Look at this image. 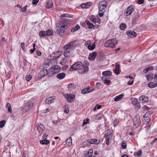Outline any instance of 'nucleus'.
<instances>
[{
	"mask_svg": "<svg viewBox=\"0 0 157 157\" xmlns=\"http://www.w3.org/2000/svg\"><path fill=\"white\" fill-rule=\"evenodd\" d=\"M89 65V63L87 61H85L82 63L81 62H77L71 66L70 71H72L79 69L78 73L81 74H83L88 72Z\"/></svg>",
	"mask_w": 157,
	"mask_h": 157,
	"instance_id": "obj_1",
	"label": "nucleus"
},
{
	"mask_svg": "<svg viewBox=\"0 0 157 157\" xmlns=\"http://www.w3.org/2000/svg\"><path fill=\"white\" fill-rule=\"evenodd\" d=\"M70 20L67 19H64L62 20L61 23L59 24V26L56 30V33L60 36L63 35V33L65 31L68 26Z\"/></svg>",
	"mask_w": 157,
	"mask_h": 157,
	"instance_id": "obj_2",
	"label": "nucleus"
},
{
	"mask_svg": "<svg viewBox=\"0 0 157 157\" xmlns=\"http://www.w3.org/2000/svg\"><path fill=\"white\" fill-rule=\"evenodd\" d=\"M75 41H74L64 46L63 48L65 50L64 52V55L65 57H68L72 54L73 51L77 46V45L75 44Z\"/></svg>",
	"mask_w": 157,
	"mask_h": 157,
	"instance_id": "obj_3",
	"label": "nucleus"
},
{
	"mask_svg": "<svg viewBox=\"0 0 157 157\" xmlns=\"http://www.w3.org/2000/svg\"><path fill=\"white\" fill-rule=\"evenodd\" d=\"M117 43V41L116 39H112L106 41L104 44L106 47L113 48L114 47Z\"/></svg>",
	"mask_w": 157,
	"mask_h": 157,
	"instance_id": "obj_4",
	"label": "nucleus"
},
{
	"mask_svg": "<svg viewBox=\"0 0 157 157\" xmlns=\"http://www.w3.org/2000/svg\"><path fill=\"white\" fill-rule=\"evenodd\" d=\"M33 103L32 102H28L25 105L23 110L27 112L33 107Z\"/></svg>",
	"mask_w": 157,
	"mask_h": 157,
	"instance_id": "obj_5",
	"label": "nucleus"
},
{
	"mask_svg": "<svg viewBox=\"0 0 157 157\" xmlns=\"http://www.w3.org/2000/svg\"><path fill=\"white\" fill-rule=\"evenodd\" d=\"M133 124L137 128L140 125L141 122L140 121V118L139 115H136L133 119Z\"/></svg>",
	"mask_w": 157,
	"mask_h": 157,
	"instance_id": "obj_6",
	"label": "nucleus"
},
{
	"mask_svg": "<svg viewBox=\"0 0 157 157\" xmlns=\"http://www.w3.org/2000/svg\"><path fill=\"white\" fill-rule=\"evenodd\" d=\"M60 69V67L58 65H56L52 67L50 69V71L52 72V75L51 76H53L54 74L57 72V70Z\"/></svg>",
	"mask_w": 157,
	"mask_h": 157,
	"instance_id": "obj_7",
	"label": "nucleus"
},
{
	"mask_svg": "<svg viewBox=\"0 0 157 157\" xmlns=\"http://www.w3.org/2000/svg\"><path fill=\"white\" fill-rule=\"evenodd\" d=\"M36 126L37 127V130L39 133L42 134L44 129V127L43 124L40 123H38L37 124Z\"/></svg>",
	"mask_w": 157,
	"mask_h": 157,
	"instance_id": "obj_8",
	"label": "nucleus"
},
{
	"mask_svg": "<svg viewBox=\"0 0 157 157\" xmlns=\"http://www.w3.org/2000/svg\"><path fill=\"white\" fill-rule=\"evenodd\" d=\"M126 34L131 38L136 37L137 35L136 33L133 31L128 30L126 32Z\"/></svg>",
	"mask_w": 157,
	"mask_h": 157,
	"instance_id": "obj_9",
	"label": "nucleus"
},
{
	"mask_svg": "<svg viewBox=\"0 0 157 157\" xmlns=\"http://www.w3.org/2000/svg\"><path fill=\"white\" fill-rule=\"evenodd\" d=\"M94 89L91 87H87L84 88L82 90V93L83 94H86L93 91Z\"/></svg>",
	"mask_w": 157,
	"mask_h": 157,
	"instance_id": "obj_10",
	"label": "nucleus"
},
{
	"mask_svg": "<svg viewBox=\"0 0 157 157\" xmlns=\"http://www.w3.org/2000/svg\"><path fill=\"white\" fill-rule=\"evenodd\" d=\"M93 153L92 149H90L88 151H84L83 152L84 157H90Z\"/></svg>",
	"mask_w": 157,
	"mask_h": 157,
	"instance_id": "obj_11",
	"label": "nucleus"
},
{
	"mask_svg": "<svg viewBox=\"0 0 157 157\" xmlns=\"http://www.w3.org/2000/svg\"><path fill=\"white\" fill-rule=\"evenodd\" d=\"M48 74V71L47 69H44L41 70L38 75V77L39 78H41L44 77Z\"/></svg>",
	"mask_w": 157,
	"mask_h": 157,
	"instance_id": "obj_12",
	"label": "nucleus"
},
{
	"mask_svg": "<svg viewBox=\"0 0 157 157\" xmlns=\"http://www.w3.org/2000/svg\"><path fill=\"white\" fill-rule=\"evenodd\" d=\"M134 10V6L133 5H131L128 7L126 12V14L127 16L130 15L132 12Z\"/></svg>",
	"mask_w": 157,
	"mask_h": 157,
	"instance_id": "obj_13",
	"label": "nucleus"
},
{
	"mask_svg": "<svg viewBox=\"0 0 157 157\" xmlns=\"http://www.w3.org/2000/svg\"><path fill=\"white\" fill-rule=\"evenodd\" d=\"M75 98V97L73 95H68L67 97V101L68 102H72Z\"/></svg>",
	"mask_w": 157,
	"mask_h": 157,
	"instance_id": "obj_14",
	"label": "nucleus"
},
{
	"mask_svg": "<svg viewBox=\"0 0 157 157\" xmlns=\"http://www.w3.org/2000/svg\"><path fill=\"white\" fill-rule=\"evenodd\" d=\"M139 99L141 102L143 103L147 101L149 98L148 97L146 96L142 95L140 97Z\"/></svg>",
	"mask_w": 157,
	"mask_h": 157,
	"instance_id": "obj_15",
	"label": "nucleus"
},
{
	"mask_svg": "<svg viewBox=\"0 0 157 157\" xmlns=\"http://www.w3.org/2000/svg\"><path fill=\"white\" fill-rule=\"evenodd\" d=\"M97 55V52H93L92 53L90 54L88 59L90 60H94Z\"/></svg>",
	"mask_w": 157,
	"mask_h": 157,
	"instance_id": "obj_16",
	"label": "nucleus"
},
{
	"mask_svg": "<svg viewBox=\"0 0 157 157\" xmlns=\"http://www.w3.org/2000/svg\"><path fill=\"white\" fill-rule=\"evenodd\" d=\"M92 4V3L90 2L85 3H82L81 5V7L82 8H89Z\"/></svg>",
	"mask_w": 157,
	"mask_h": 157,
	"instance_id": "obj_17",
	"label": "nucleus"
},
{
	"mask_svg": "<svg viewBox=\"0 0 157 157\" xmlns=\"http://www.w3.org/2000/svg\"><path fill=\"white\" fill-rule=\"evenodd\" d=\"M89 142L91 144H94L97 145L100 142V141L99 140L95 139H92L89 140Z\"/></svg>",
	"mask_w": 157,
	"mask_h": 157,
	"instance_id": "obj_18",
	"label": "nucleus"
},
{
	"mask_svg": "<svg viewBox=\"0 0 157 157\" xmlns=\"http://www.w3.org/2000/svg\"><path fill=\"white\" fill-rule=\"evenodd\" d=\"M104 135L105 140H109L111 136V132H106Z\"/></svg>",
	"mask_w": 157,
	"mask_h": 157,
	"instance_id": "obj_19",
	"label": "nucleus"
},
{
	"mask_svg": "<svg viewBox=\"0 0 157 157\" xmlns=\"http://www.w3.org/2000/svg\"><path fill=\"white\" fill-rule=\"evenodd\" d=\"M65 74L63 72L58 74L56 76V78L59 79H62L65 78Z\"/></svg>",
	"mask_w": 157,
	"mask_h": 157,
	"instance_id": "obj_20",
	"label": "nucleus"
},
{
	"mask_svg": "<svg viewBox=\"0 0 157 157\" xmlns=\"http://www.w3.org/2000/svg\"><path fill=\"white\" fill-rule=\"evenodd\" d=\"M120 65L119 64L115 66L114 70V73L115 74H117V75H118L120 73Z\"/></svg>",
	"mask_w": 157,
	"mask_h": 157,
	"instance_id": "obj_21",
	"label": "nucleus"
},
{
	"mask_svg": "<svg viewBox=\"0 0 157 157\" xmlns=\"http://www.w3.org/2000/svg\"><path fill=\"white\" fill-rule=\"evenodd\" d=\"M53 100L54 99L52 97H49L46 99L45 100V103L46 104H49L52 103Z\"/></svg>",
	"mask_w": 157,
	"mask_h": 157,
	"instance_id": "obj_22",
	"label": "nucleus"
},
{
	"mask_svg": "<svg viewBox=\"0 0 157 157\" xmlns=\"http://www.w3.org/2000/svg\"><path fill=\"white\" fill-rule=\"evenodd\" d=\"M139 17V15L137 13H136L134 16L133 17L132 20V23H134L136 22L138 20V18Z\"/></svg>",
	"mask_w": 157,
	"mask_h": 157,
	"instance_id": "obj_23",
	"label": "nucleus"
},
{
	"mask_svg": "<svg viewBox=\"0 0 157 157\" xmlns=\"http://www.w3.org/2000/svg\"><path fill=\"white\" fill-rule=\"evenodd\" d=\"M123 95L122 94H121L117 96H116L114 98V100L115 101H119L120 100H121V98H122L123 97Z\"/></svg>",
	"mask_w": 157,
	"mask_h": 157,
	"instance_id": "obj_24",
	"label": "nucleus"
},
{
	"mask_svg": "<svg viewBox=\"0 0 157 157\" xmlns=\"http://www.w3.org/2000/svg\"><path fill=\"white\" fill-rule=\"evenodd\" d=\"M131 101H132V103L133 105H135L136 106H137L138 101L137 98H131Z\"/></svg>",
	"mask_w": 157,
	"mask_h": 157,
	"instance_id": "obj_25",
	"label": "nucleus"
},
{
	"mask_svg": "<svg viewBox=\"0 0 157 157\" xmlns=\"http://www.w3.org/2000/svg\"><path fill=\"white\" fill-rule=\"evenodd\" d=\"M148 86L150 88H153L157 86V83H154V82H151L148 83Z\"/></svg>",
	"mask_w": 157,
	"mask_h": 157,
	"instance_id": "obj_26",
	"label": "nucleus"
},
{
	"mask_svg": "<svg viewBox=\"0 0 157 157\" xmlns=\"http://www.w3.org/2000/svg\"><path fill=\"white\" fill-rule=\"evenodd\" d=\"M112 72L109 71H107L102 72V75L104 76H107L111 75Z\"/></svg>",
	"mask_w": 157,
	"mask_h": 157,
	"instance_id": "obj_27",
	"label": "nucleus"
},
{
	"mask_svg": "<svg viewBox=\"0 0 157 157\" xmlns=\"http://www.w3.org/2000/svg\"><path fill=\"white\" fill-rule=\"evenodd\" d=\"M80 27L78 25H76L75 27H73L71 29V32L74 33L76 32L80 28Z\"/></svg>",
	"mask_w": 157,
	"mask_h": 157,
	"instance_id": "obj_28",
	"label": "nucleus"
},
{
	"mask_svg": "<svg viewBox=\"0 0 157 157\" xmlns=\"http://www.w3.org/2000/svg\"><path fill=\"white\" fill-rule=\"evenodd\" d=\"M74 84L73 83L69 84L68 86V89L71 92L75 88Z\"/></svg>",
	"mask_w": 157,
	"mask_h": 157,
	"instance_id": "obj_29",
	"label": "nucleus"
},
{
	"mask_svg": "<svg viewBox=\"0 0 157 157\" xmlns=\"http://www.w3.org/2000/svg\"><path fill=\"white\" fill-rule=\"evenodd\" d=\"M53 4L52 2L48 1L47 2V4L46 5V7L47 8L49 9L52 7Z\"/></svg>",
	"mask_w": 157,
	"mask_h": 157,
	"instance_id": "obj_30",
	"label": "nucleus"
},
{
	"mask_svg": "<svg viewBox=\"0 0 157 157\" xmlns=\"http://www.w3.org/2000/svg\"><path fill=\"white\" fill-rule=\"evenodd\" d=\"M40 144H42L44 145V144H46L47 145L49 143V141L48 140H46V139H44L43 140H41L40 141Z\"/></svg>",
	"mask_w": 157,
	"mask_h": 157,
	"instance_id": "obj_31",
	"label": "nucleus"
},
{
	"mask_svg": "<svg viewBox=\"0 0 157 157\" xmlns=\"http://www.w3.org/2000/svg\"><path fill=\"white\" fill-rule=\"evenodd\" d=\"M95 47V43H91V44H90L89 46H88L87 48L89 50H94Z\"/></svg>",
	"mask_w": 157,
	"mask_h": 157,
	"instance_id": "obj_32",
	"label": "nucleus"
},
{
	"mask_svg": "<svg viewBox=\"0 0 157 157\" xmlns=\"http://www.w3.org/2000/svg\"><path fill=\"white\" fill-rule=\"evenodd\" d=\"M6 107L8 108V112L11 113L12 108L11 105L9 103H7L6 105Z\"/></svg>",
	"mask_w": 157,
	"mask_h": 157,
	"instance_id": "obj_33",
	"label": "nucleus"
},
{
	"mask_svg": "<svg viewBox=\"0 0 157 157\" xmlns=\"http://www.w3.org/2000/svg\"><path fill=\"white\" fill-rule=\"evenodd\" d=\"M46 33L45 31L43 30L41 31H40L39 33L40 36L41 37H44L45 36H46Z\"/></svg>",
	"mask_w": 157,
	"mask_h": 157,
	"instance_id": "obj_34",
	"label": "nucleus"
},
{
	"mask_svg": "<svg viewBox=\"0 0 157 157\" xmlns=\"http://www.w3.org/2000/svg\"><path fill=\"white\" fill-rule=\"evenodd\" d=\"M46 36H48L53 34V33L52 31L50 29H48L45 31Z\"/></svg>",
	"mask_w": 157,
	"mask_h": 157,
	"instance_id": "obj_35",
	"label": "nucleus"
},
{
	"mask_svg": "<svg viewBox=\"0 0 157 157\" xmlns=\"http://www.w3.org/2000/svg\"><path fill=\"white\" fill-rule=\"evenodd\" d=\"M146 76L148 81L151 80L153 78L152 74H147L146 75Z\"/></svg>",
	"mask_w": 157,
	"mask_h": 157,
	"instance_id": "obj_36",
	"label": "nucleus"
},
{
	"mask_svg": "<svg viewBox=\"0 0 157 157\" xmlns=\"http://www.w3.org/2000/svg\"><path fill=\"white\" fill-rule=\"evenodd\" d=\"M100 5L103 6L104 7H106L107 6V3L105 1H102L99 3Z\"/></svg>",
	"mask_w": 157,
	"mask_h": 157,
	"instance_id": "obj_37",
	"label": "nucleus"
},
{
	"mask_svg": "<svg viewBox=\"0 0 157 157\" xmlns=\"http://www.w3.org/2000/svg\"><path fill=\"white\" fill-rule=\"evenodd\" d=\"M103 118V116L101 114H97L96 117V119L98 120H101Z\"/></svg>",
	"mask_w": 157,
	"mask_h": 157,
	"instance_id": "obj_38",
	"label": "nucleus"
},
{
	"mask_svg": "<svg viewBox=\"0 0 157 157\" xmlns=\"http://www.w3.org/2000/svg\"><path fill=\"white\" fill-rule=\"evenodd\" d=\"M110 77H107L106 78L105 80V81L104 82L106 85H109L110 84V80H109V79H110Z\"/></svg>",
	"mask_w": 157,
	"mask_h": 157,
	"instance_id": "obj_39",
	"label": "nucleus"
},
{
	"mask_svg": "<svg viewBox=\"0 0 157 157\" xmlns=\"http://www.w3.org/2000/svg\"><path fill=\"white\" fill-rule=\"evenodd\" d=\"M120 29L122 30L124 29L126 27L125 24L124 23L121 24L120 25Z\"/></svg>",
	"mask_w": 157,
	"mask_h": 157,
	"instance_id": "obj_40",
	"label": "nucleus"
},
{
	"mask_svg": "<svg viewBox=\"0 0 157 157\" xmlns=\"http://www.w3.org/2000/svg\"><path fill=\"white\" fill-rule=\"evenodd\" d=\"M27 7V5H25L24 7L22 8V6H20V10L22 12H25L26 11V7Z\"/></svg>",
	"mask_w": 157,
	"mask_h": 157,
	"instance_id": "obj_41",
	"label": "nucleus"
},
{
	"mask_svg": "<svg viewBox=\"0 0 157 157\" xmlns=\"http://www.w3.org/2000/svg\"><path fill=\"white\" fill-rule=\"evenodd\" d=\"M53 59H57L60 57V55L58 54V53H55L52 55Z\"/></svg>",
	"mask_w": 157,
	"mask_h": 157,
	"instance_id": "obj_42",
	"label": "nucleus"
},
{
	"mask_svg": "<svg viewBox=\"0 0 157 157\" xmlns=\"http://www.w3.org/2000/svg\"><path fill=\"white\" fill-rule=\"evenodd\" d=\"M106 8L105 7H104L103 6L100 5V4H99L98 6V9L99 12H101Z\"/></svg>",
	"mask_w": 157,
	"mask_h": 157,
	"instance_id": "obj_43",
	"label": "nucleus"
},
{
	"mask_svg": "<svg viewBox=\"0 0 157 157\" xmlns=\"http://www.w3.org/2000/svg\"><path fill=\"white\" fill-rule=\"evenodd\" d=\"M6 121L3 120L0 122V128H2L3 127L6 123Z\"/></svg>",
	"mask_w": 157,
	"mask_h": 157,
	"instance_id": "obj_44",
	"label": "nucleus"
},
{
	"mask_svg": "<svg viewBox=\"0 0 157 157\" xmlns=\"http://www.w3.org/2000/svg\"><path fill=\"white\" fill-rule=\"evenodd\" d=\"M144 118V120L145 122L148 123L150 122V119L149 117H143Z\"/></svg>",
	"mask_w": 157,
	"mask_h": 157,
	"instance_id": "obj_45",
	"label": "nucleus"
},
{
	"mask_svg": "<svg viewBox=\"0 0 157 157\" xmlns=\"http://www.w3.org/2000/svg\"><path fill=\"white\" fill-rule=\"evenodd\" d=\"M87 25L89 28L90 29H91L93 27H94V25L90 21H88L87 22Z\"/></svg>",
	"mask_w": 157,
	"mask_h": 157,
	"instance_id": "obj_46",
	"label": "nucleus"
},
{
	"mask_svg": "<svg viewBox=\"0 0 157 157\" xmlns=\"http://www.w3.org/2000/svg\"><path fill=\"white\" fill-rule=\"evenodd\" d=\"M91 42L90 40H87L85 44V46L87 47L90 44H91Z\"/></svg>",
	"mask_w": 157,
	"mask_h": 157,
	"instance_id": "obj_47",
	"label": "nucleus"
},
{
	"mask_svg": "<svg viewBox=\"0 0 157 157\" xmlns=\"http://www.w3.org/2000/svg\"><path fill=\"white\" fill-rule=\"evenodd\" d=\"M96 18L95 17H91L90 18V21L94 23H96Z\"/></svg>",
	"mask_w": 157,
	"mask_h": 157,
	"instance_id": "obj_48",
	"label": "nucleus"
},
{
	"mask_svg": "<svg viewBox=\"0 0 157 157\" xmlns=\"http://www.w3.org/2000/svg\"><path fill=\"white\" fill-rule=\"evenodd\" d=\"M66 59L65 58H63L61 60L59 63L62 65H64L66 63Z\"/></svg>",
	"mask_w": 157,
	"mask_h": 157,
	"instance_id": "obj_49",
	"label": "nucleus"
},
{
	"mask_svg": "<svg viewBox=\"0 0 157 157\" xmlns=\"http://www.w3.org/2000/svg\"><path fill=\"white\" fill-rule=\"evenodd\" d=\"M66 143H67L70 144L72 143V139L71 137H70L68 138H67L66 140Z\"/></svg>",
	"mask_w": 157,
	"mask_h": 157,
	"instance_id": "obj_50",
	"label": "nucleus"
},
{
	"mask_svg": "<svg viewBox=\"0 0 157 157\" xmlns=\"http://www.w3.org/2000/svg\"><path fill=\"white\" fill-rule=\"evenodd\" d=\"M127 144H126L125 141H123L122 143V147L123 149H124L126 148Z\"/></svg>",
	"mask_w": 157,
	"mask_h": 157,
	"instance_id": "obj_51",
	"label": "nucleus"
},
{
	"mask_svg": "<svg viewBox=\"0 0 157 157\" xmlns=\"http://www.w3.org/2000/svg\"><path fill=\"white\" fill-rule=\"evenodd\" d=\"M119 120L117 119H115L113 121L114 126L115 127L119 123Z\"/></svg>",
	"mask_w": 157,
	"mask_h": 157,
	"instance_id": "obj_52",
	"label": "nucleus"
},
{
	"mask_svg": "<svg viewBox=\"0 0 157 157\" xmlns=\"http://www.w3.org/2000/svg\"><path fill=\"white\" fill-rule=\"evenodd\" d=\"M60 17H67V18H70V16L69 14H68L67 13L63 14L62 15H61Z\"/></svg>",
	"mask_w": 157,
	"mask_h": 157,
	"instance_id": "obj_53",
	"label": "nucleus"
},
{
	"mask_svg": "<svg viewBox=\"0 0 157 157\" xmlns=\"http://www.w3.org/2000/svg\"><path fill=\"white\" fill-rule=\"evenodd\" d=\"M151 70L153 69V68L152 67H148L147 68H145V69H144V71L145 73H146L147 72V71L148 70H151Z\"/></svg>",
	"mask_w": 157,
	"mask_h": 157,
	"instance_id": "obj_54",
	"label": "nucleus"
},
{
	"mask_svg": "<svg viewBox=\"0 0 157 157\" xmlns=\"http://www.w3.org/2000/svg\"><path fill=\"white\" fill-rule=\"evenodd\" d=\"M32 77V76L30 75H27L26 77V80L27 81H29L31 79Z\"/></svg>",
	"mask_w": 157,
	"mask_h": 157,
	"instance_id": "obj_55",
	"label": "nucleus"
},
{
	"mask_svg": "<svg viewBox=\"0 0 157 157\" xmlns=\"http://www.w3.org/2000/svg\"><path fill=\"white\" fill-rule=\"evenodd\" d=\"M102 57V55L100 54L99 56L97 57V58L98 61H101L103 59Z\"/></svg>",
	"mask_w": 157,
	"mask_h": 157,
	"instance_id": "obj_56",
	"label": "nucleus"
},
{
	"mask_svg": "<svg viewBox=\"0 0 157 157\" xmlns=\"http://www.w3.org/2000/svg\"><path fill=\"white\" fill-rule=\"evenodd\" d=\"M39 1V0H33L32 3L33 5H36L37 4Z\"/></svg>",
	"mask_w": 157,
	"mask_h": 157,
	"instance_id": "obj_57",
	"label": "nucleus"
},
{
	"mask_svg": "<svg viewBox=\"0 0 157 157\" xmlns=\"http://www.w3.org/2000/svg\"><path fill=\"white\" fill-rule=\"evenodd\" d=\"M101 85V84L100 83L98 82L96 84L95 86L96 87L98 88H99V87Z\"/></svg>",
	"mask_w": 157,
	"mask_h": 157,
	"instance_id": "obj_58",
	"label": "nucleus"
},
{
	"mask_svg": "<svg viewBox=\"0 0 157 157\" xmlns=\"http://www.w3.org/2000/svg\"><path fill=\"white\" fill-rule=\"evenodd\" d=\"M21 48H22V49L23 50H24L25 48V43H24L23 42V43H21Z\"/></svg>",
	"mask_w": 157,
	"mask_h": 157,
	"instance_id": "obj_59",
	"label": "nucleus"
},
{
	"mask_svg": "<svg viewBox=\"0 0 157 157\" xmlns=\"http://www.w3.org/2000/svg\"><path fill=\"white\" fill-rule=\"evenodd\" d=\"M137 155L138 156H140L142 154V151L141 150H139L137 152Z\"/></svg>",
	"mask_w": 157,
	"mask_h": 157,
	"instance_id": "obj_60",
	"label": "nucleus"
},
{
	"mask_svg": "<svg viewBox=\"0 0 157 157\" xmlns=\"http://www.w3.org/2000/svg\"><path fill=\"white\" fill-rule=\"evenodd\" d=\"M89 119H86V120L83 121V122L82 124V126H83L84 124H85L87 123V122L89 121Z\"/></svg>",
	"mask_w": 157,
	"mask_h": 157,
	"instance_id": "obj_61",
	"label": "nucleus"
},
{
	"mask_svg": "<svg viewBox=\"0 0 157 157\" xmlns=\"http://www.w3.org/2000/svg\"><path fill=\"white\" fill-rule=\"evenodd\" d=\"M37 54L38 56H40L41 55V52L39 50H37L36 51Z\"/></svg>",
	"mask_w": 157,
	"mask_h": 157,
	"instance_id": "obj_62",
	"label": "nucleus"
},
{
	"mask_svg": "<svg viewBox=\"0 0 157 157\" xmlns=\"http://www.w3.org/2000/svg\"><path fill=\"white\" fill-rule=\"evenodd\" d=\"M144 1L143 0H139L138 1L137 3L139 4H141L144 3Z\"/></svg>",
	"mask_w": 157,
	"mask_h": 157,
	"instance_id": "obj_63",
	"label": "nucleus"
},
{
	"mask_svg": "<svg viewBox=\"0 0 157 157\" xmlns=\"http://www.w3.org/2000/svg\"><path fill=\"white\" fill-rule=\"evenodd\" d=\"M149 113L148 112H147L144 115L143 117H149Z\"/></svg>",
	"mask_w": 157,
	"mask_h": 157,
	"instance_id": "obj_64",
	"label": "nucleus"
}]
</instances>
